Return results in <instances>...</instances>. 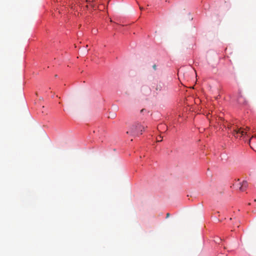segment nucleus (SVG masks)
<instances>
[{
	"label": "nucleus",
	"mask_w": 256,
	"mask_h": 256,
	"mask_svg": "<svg viewBox=\"0 0 256 256\" xmlns=\"http://www.w3.org/2000/svg\"><path fill=\"white\" fill-rule=\"evenodd\" d=\"M242 98V97H240V98H238V102H240V99H241Z\"/></svg>",
	"instance_id": "nucleus-8"
},
{
	"label": "nucleus",
	"mask_w": 256,
	"mask_h": 256,
	"mask_svg": "<svg viewBox=\"0 0 256 256\" xmlns=\"http://www.w3.org/2000/svg\"><path fill=\"white\" fill-rule=\"evenodd\" d=\"M170 216V213H167L166 214V218H168Z\"/></svg>",
	"instance_id": "nucleus-6"
},
{
	"label": "nucleus",
	"mask_w": 256,
	"mask_h": 256,
	"mask_svg": "<svg viewBox=\"0 0 256 256\" xmlns=\"http://www.w3.org/2000/svg\"><path fill=\"white\" fill-rule=\"evenodd\" d=\"M146 128V126L144 122H135L129 126L126 134L134 137L138 136L142 134V132L144 131Z\"/></svg>",
	"instance_id": "nucleus-1"
},
{
	"label": "nucleus",
	"mask_w": 256,
	"mask_h": 256,
	"mask_svg": "<svg viewBox=\"0 0 256 256\" xmlns=\"http://www.w3.org/2000/svg\"><path fill=\"white\" fill-rule=\"evenodd\" d=\"M240 184V186L239 188V189L242 192L244 191L248 186V184L246 181H243L242 184Z\"/></svg>",
	"instance_id": "nucleus-3"
},
{
	"label": "nucleus",
	"mask_w": 256,
	"mask_h": 256,
	"mask_svg": "<svg viewBox=\"0 0 256 256\" xmlns=\"http://www.w3.org/2000/svg\"><path fill=\"white\" fill-rule=\"evenodd\" d=\"M162 137L160 136L158 138H157L156 140L158 142L162 141Z\"/></svg>",
	"instance_id": "nucleus-5"
},
{
	"label": "nucleus",
	"mask_w": 256,
	"mask_h": 256,
	"mask_svg": "<svg viewBox=\"0 0 256 256\" xmlns=\"http://www.w3.org/2000/svg\"><path fill=\"white\" fill-rule=\"evenodd\" d=\"M152 67H153V68H154V70H156V64H154V65L152 66Z\"/></svg>",
	"instance_id": "nucleus-7"
},
{
	"label": "nucleus",
	"mask_w": 256,
	"mask_h": 256,
	"mask_svg": "<svg viewBox=\"0 0 256 256\" xmlns=\"http://www.w3.org/2000/svg\"><path fill=\"white\" fill-rule=\"evenodd\" d=\"M145 110L144 109H142L141 110H140V112H144V110Z\"/></svg>",
	"instance_id": "nucleus-9"
},
{
	"label": "nucleus",
	"mask_w": 256,
	"mask_h": 256,
	"mask_svg": "<svg viewBox=\"0 0 256 256\" xmlns=\"http://www.w3.org/2000/svg\"><path fill=\"white\" fill-rule=\"evenodd\" d=\"M230 128L232 130L233 135L236 138H241L242 136L246 134L247 133L246 131L250 130V128L248 126H246L245 129H243L242 128H239L237 125L234 126H230Z\"/></svg>",
	"instance_id": "nucleus-2"
},
{
	"label": "nucleus",
	"mask_w": 256,
	"mask_h": 256,
	"mask_svg": "<svg viewBox=\"0 0 256 256\" xmlns=\"http://www.w3.org/2000/svg\"><path fill=\"white\" fill-rule=\"evenodd\" d=\"M164 88V84H156V90L157 92V93L158 92L162 91L163 90Z\"/></svg>",
	"instance_id": "nucleus-4"
}]
</instances>
